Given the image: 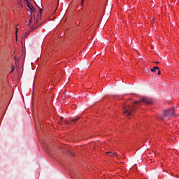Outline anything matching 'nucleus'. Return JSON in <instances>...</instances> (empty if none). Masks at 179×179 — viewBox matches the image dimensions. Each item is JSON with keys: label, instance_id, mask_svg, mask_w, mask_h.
<instances>
[{"label": "nucleus", "instance_id": "f8f14e48", "mask_svg": "<svg viewBox=\"0 0 179 179\" xmlns=\"http://www.w3.org/2000/svg\"><path fill=\"white\" fill-rule=\"evenodd\" d=\"M83 2H85V0H82L81 6H83Z\"/></svg>", "mask_w": 179, "mask_h": 179}, {"label": "nucleus", "instance_id": "aec40b11", "mask_svg": "<svg viewBox=\"0 0 179 179\" xmlns=\"http://www.w3.org/2000/svg\"><path fill=\"white\" fill-rule=\"evenodd\" d=\"M38 6V8H40L39 6Z\"/></svg>", "mask_w": 179, "mask_h": 179}, {"label": "nucleus", "instance_id": "f03ea898", "mask_svg": "<svg viewBox=\"0 0 179 179\" xmlns=\"http://www.w3.org/2000/svg\"><path fill=\"white\" fill-rule=\"evenodd\" d=\"M174 114V109H170L169 110H164L163 116L159 117L161 121H169L170 117H172Z\"/></svg>", "mask_w": 179, "mask_h": 179}, {"label": "nucleus", "instance_id": "f257e3e1", "mask_svg": "<svg viewBox=\"0 0 179 179\" xmlns=\"http://www.w3.org/2000/svg\"><path fill=\"white\" fill-rule=\"evenodd\" d=\"M141 103H145V104H152V103H153V101L150 98L143 97L141 101H135L131 104L127 103L123 105V115L126 117H130L131 115H134L135 110L138 108V106H139Z\"/></svg>", "mask_w": 179, "mask_h": 179}, {"label": "nucleus", "instance_id": "9b49d317", "mask_svg": "<svg viewBox=\"0 0 179 179\" xmlns=\"http://www.w3.org/2000/svg\"><path fill=\"white\" fill-rule=\"evenodd\" d=\"M39 10H40V13L41 15V13H43V8H39Z\"/></svg>", "mask_w": 179, "mask_h": 179}, {"label": "nucleus", "instance_id": "4be33fe9", "mask_svg": "<svg viewBox=\"0 0 179 179\" xmlns=\"http://www.w3.org/2000/svg\"><path fill=\"white\" fill-rule=\"evenodd\" d=\"M38 6V8H40L39 6Z\"/></svg>", "mask_w": 179, "mask_h": 179}, {"label": "nucleus", "instance_id": "423d86ee", "mask_svg": "<svg viewBox=\"0 0 179 179\" xmlns=\"http://www.w3.org/2000/svg\"><path fill=\"white\" fill-rule=\"evenodd\" d=\"M156 69L159 71L160 69L159 66H154L152 69H150L151 72H156Z\"/></svg>", "mask_w": 179, "mask_h": 179}, {"label": "nucleus", "instance_id": "4468645a", "mask_svg": "<svg viewBox=\"0 0 179 179\" xmlns=\"http://www.w3.org/2000/svg\"><path fill=\"white\" fill-rule=\"evenodd\" d=\"M20 5V6H22V8H23V4L22 3Z\"/></svg>", "mask_w": 179, "mask_h": 179}, {"label": "nucleus", "instance_id": "7ed1b4c3", "mask_svg": "<svg viewBox=\"0 0 179 179\" xmlns=\"http://www.w3.org/2000/svg\"><path fill=\"white\" fill-rule=\"evenodd\" d=\"M106 155H109L110 157H117V156H118V155H117L116 152H113L111 151L106 152Z\"/></svg>", "mask_w": 179, "mask_h": 179}, {"label": "nucleus", "instance_id": "0eeeda50", "mask_svg": "<svg viewBox=\"0 0 179 179\" xmlns=\"http://www.w3.org/2000/svg\"><path fill=\"white\" fill-rule=\"evenodd\" d=\"M80 119V117H76V118H74L73 120H71V121L76 122V121H78Z\"/></svg>", "mask_w": 179, "mask_h": 179}, {"label": "nucleus", "instance_id": "5701e85b", "mask_svg": "<svg viewBox=\"0 0 179 179\" xmlns=\"http://www.w3.org/2000/svg\"><path fill=\"white\" fill-rule=\"evenodd\" d=\"M15 61H16V57H15Z\"/></svg>", "mask_w": 179, "mask_h": 179}, {"label": "nucleus", "instance_id": "1a4fd4ad", "mask_svg": "<svg viewBox=\"0 0 179 179\" xmlns=\"http://www.w3.org/2000/svg\"><path fill=\"white\" fill-rule=\"evenodd\" d=\"M17 3L19 5H22V0H17Z\"/></svg>", "mask_w": 179, "mask_h": 179}, {"label": "nucleus", "instance_id": "a211bd4d", "mask_svg": "<svg viewBox=\"0 0 179 179\" xmlns=\"http://www.w3.org/2000/svg\"><path fill=\"white\" fill-rule=\"evenodd\" d=\"M33 15V13L31 12V16Z\"/></svg>", "mask_w": 179, "mask_h": 179}, {"label": "nucleus", "instance_id": "6e6552de", "mask_svg": "<svg viewBox=\"0 0 179 179\" xmlns=\"http://www.w3.org/2000/svg\"><path fill=\"white\" fill-rule=\"evenodd\" d=\"M33 22V17H31L29 21V24H31Z\"/></svg>", "mask_w": 179, "mask_h": 179}, {"label": "nucleus", "instance_id": "20e7f679", "mask_svg": "<svg viewBox=\"0 0 179 179\" xmlns=\"http://www.w3.org/2000/svg\"><path fill=\"white\" fill-rule=\"evenodd\" d=\"M38 27V25H37V20L34 24L33 27L30 28L31 31H33L34 30H36Z\"/></svg>", "mask_w": 179, "mask_h": 179}, {"label": "nucleus", "instance_id": "2eb2a0df", "mask_svg": "<svg viewBox=\"0 0 179 179\" xmlns=\"http://www.w3.org/2000/svg\"><path fill=\"white\" fill-rule=\"evenodd\" d=\"M58 5H59V1H57V6H58Z\"/></svg>", "mask_w": 179, "mask_h": 179}, {"label": "nucleus", "instance_id": "39448f33", "mask_svg": "<svg viewBox=\"0 0 179 179\" xmlns=\"http://www.w3.org/2000/svg\"><path fill=\"white\" fill-rule=\"evenodd\" d=\"M27 6L29 8V9H30V10H31V12H34V10H36V8H34V6H31L30 2L27 3Z\"/></svg>", "mask_w": 179, "mask_h": 179}, {"label": "nucleus", "instance_id": "6ab92c4d", "mask_svg": "<svg viewBox=\"0 0 179 179\" xmlns=\"http://www.w3.org/2000/svg\"><path fill=\"white\" fill-rule=\"evenodd\" d=\"M159 62H157L156 64H159Z\"/></svg>", "mask_w": 179, "mask_h": 179}, {"label": "nucleus", "instance_id": "ddd939ff", "mask_svg": "<svg viewBox=\"0 0 179 179\" xmlns=\"http://www.w3.org/2000/svg\"><path fill=\"white\" fill-rule=\"evenodd\" d=\"M162 72L160 71V70L158 71V75H161Z\"/></svg>", "mask_w": 179, "mask_h": 179}, {"label": "nucleus", "instance_id": "412c9836", "mask_svg": "<svg viewBox=\"0 0 179 179\" xmlns=\"http://www.w3.org/2000/svg\"><path fill=\"white\" fill-rule=\"evenodd\" d=\"M38 6V8H40L39 6Z\"/></svg>", "mask_w": 179, "mask_h": 179}, {"label": "nucleus", "instance_id": "dca6fc26", "mask_svg": "<svg viewBox=\"0 0 179 179\" xmlns=\"http://www.w3.org/2000/svg\"><path fill=\"white\" fill-rule=\"evenodd\" d=\"M60 120H64V117H60Z\"/></svg>", "mask_w": 179, "mask_h": 179}, {"label": "nucleus", "instance_id": "9d476101", "mask_svg": "<svg viewBox=\"0 0 179 179\" xmlns=\"http://www.w3.org/2000/svg\"><path fill=\"white\" fill-rule=\"evenodd\" d=\"M15 71V66H12V70H11V71H10V73H12V72H13Z\"/></svg>", "mask_w": 179, "mask_h": 179}, {"label": "nucleus", "instance_id": "f3484780", "mask_svg": "<svg viewBox=\"0 0 179 179\" xmlns=\"http://www.w3.org/2000/svg\"><path fill=\"white\" fill-rule=\"evenodd\" d=\"M16 33H17V28H16Z\"/></svg>", "mask_w": 179, "mask_h": 179}]
</instances>
